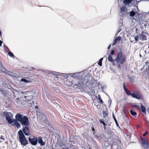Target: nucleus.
Wrapping results in <instances>:
<instances>
[{"label": "nucleus", "instance_id": "nucleus-29", "mask_svg": "<svg viewBox=\"0 0 149 149\" xmlns=\"http://www.w3.org/2000/svg\"><path fill=\"white\" fill-rule=\"evenodd\" d=\"M125 92L127 95H131L132 93H131L128 90L127 91H126Z\"/></svg>", "mask_w": 149, "mask_h": 149}, {"label": "nucleus", "instance_id": "nucleus-11", "mask_svg": "<svg viewBox=\"0 0 149 149\" xmlns=\"http://www.w3.org/2000/svg\"><path fill=\"white\" fill-rule=\"evenodd\" d=\"M108 60L113 65H115V62L114 60L113 59L112 55H109Z\"/></svg>", "mask_w": 149, "mask_h": 149}, {"label": "nucleus", "instance_id": "nucleus-22", "mask_svg": "<svg viewBox=\"0 0 149 149\" xmlns=\"http://www.w3.org/2000/svg\"><path fill=\"white\" fill-rule=\"evenodd\" d=\"M26 102H28L29 103H30V104H33V102L32 100H31V99L29 100L28 99H26Z\"/></svg>", "mask_w": 149, "mask_h": 149}, {"label": "nucleus", "instance_id": "nucleus-15", "mask_svg": "<svg viewBox=\"0 0 149 149\" xmlns=\"http://www.w3.org/2000/svg\"><path fill=\"white\" fill-rule=\"evenodd\" d=\"M18 120L16 119H12L11 120V122L9 123V124H11L12 126L15 125V122L16 121H17Z\"/></svg>", "mask_w": 149, "mask_h": 149}, {"label": "nucleus", "instance_id": "nucleus-17", "mask_svg": "<svg viewBox=\"0 0 149 149\" xmlns=\"http://www.w3.org/2000/svg\"><path fill=\"white\" fill-rule=\"evenodd\" d=\"M132 0H124V3L126 5H128L131 3Z\"/></svg>", "mask_w": 149, "mask_h": 149}, {"label": "nucleus", "instance_id": "nucleus-25", "mask_svg": "<svg viewBox=\"0 0 149 149\" xmlns=\"http://www.w3.org/2000/svg\"><path fill=\"white\" fill-rule=\"evenodd\" d=\"M15 125L17 127V128H19L20 127V124L18 123V121H16V122H15Z\"/></svg>", "mask_w": 149, "mask_h": 149}, {"label": "nucleus", "instance_id": "nucleus-8", "mask_svg": "<svg viewBox=\"0 0 149 149\" xmlns=\"http://www.w3.org/2000/svg\"><path fill=\"white\" fill-rule=\"evenodd\" d=\"M22 130L26 135L29 136L30 135L29 129L27 126L24 127L22 129Z\"/></svg>", "mask_w": 149, "mask_h": 149}, {"label": "nucleus", "instance_id": "nucleus-38", "mask_svg": "<svg viewBox=\"0 0 149 149\" xmlns=\"http://www.w3.org/2000/svg\"><path fill=\"white\" fill-rule=\"evenodd\" d=\"M113 118H114V120L117 123V120L115 116H114V115L113 114Z\"/></svg>", "mask_w": 149, "mask_h": 149}, {"label": "nucleus", "instance_id": "nucleus-13", "mask_svg": "<svg viewBox=\"0 0 149 149\" xmlns=\"http://www.w3.org/2000/svg\"><path fill=\"white\" fill-rule=\"evenodd\" d=\"M140 104L141 111L143 113H145L146 111L145 107L142 104L140 103Z\"/></svg>", "mask_w": 149, "mask_h": 149}, {"label": "nucleus", "instance_id": "nucleus-5", "mask_svg": "<svg viewBox=\"0 0 149 149\" xmlns=\"http://www.w3.org/2000/svg\"><path fill=\"white\" fill-rule=\"evenodd\" d=\"M141 143L142 146L145 149L148 148L149 147V144L146 139L144 137H141Z\"/></svg>", "mask_w": 149, "mask_h": 149}, {"label": "nucleus", "instance_id": "nucleus-16", "mask_svg": "<svg viewBox=\"0 0 149 149\" xmlns=\"http://www.w3.org/2000/svg\"><path fill=\"white\" fill-rule=\"evenodd\" d=\"M6 119L9 123L11 122V120H12V118L9 115H7L6 116Z\"/></svg>", "mask_w": 149, "mask_h": 149}, {"label": "nucleus", "instance_id": "nucleus-34", "mask_svg": "<svg viewBox=\"0 0 149 149\" xmlns=\"http://www.w3.org/2000/svg\"><path fill=\"white\" fill-rule=\"evenodd\" d=\"M139 38V36H137L134 37V39L136 41H137Z\"/></svg>", "mask_w": 149, "mask_h": 149}, {"label": "nucleus", "instance_id": "nucleus-39", "mask_svg": "<svg viewBox=\"0 0 149 149\" xmlns=\"http://www.w3.org/2000/svg\"><path fill=\"white\" fill-rule=\"evenodd\" d=\"M130 80L132 82H134V79H132V78H130Z\"/></svg>", "mask_w": 149, "mask_h": 149}, {"label": "nucleus", "instance_id": "nucleus-37", "mask_svg": "<svg viewBox=\"0 0 149 149\" xmlns=\"http://www.w3.org/2000/svg\"><path fill=\"white\" fill-rule=\"evenodd\" d=\"M148 134V131H146L144 134H143V136H145L146 135Z\"/></svg>", "mask_w": 149, "mask_h": 149}, {"label": "nucleus", "instance_id": "nucleus-35", "mask_svg": "<svg viewBox=\"0 0 149 149\" xmlns=\"http://www.w3.org/2000/svg\"><path fill=\"white\" fill-rule=\"evenodd\" d=\"M116 39L117 40L119 41L121 40V38L120 36H119L118 37H116Z\"/></svg>", "mask_w": 149, "mask_h": 149}, {"label": "nucleus", "instance_id": "nucleus-42", "mask_svg": "<svg viewBox=\"0 0 149 149\" xmlns=\"http://www.w3.org/2000/svg\"><path fill=\"white\" fill-rule=\"evenodd\" d=\"M92 130L93 131H95V130L93 127H92Z\"/></svg>", "mask_w": 149, "mask_h": 149}, {"label": "nucleus", "instance_id": "nucleus-41", "mask_svg": "<svg viewBox=\"0 0 149 149\" xmlns=\"http://www.w3.org/2000/svg\"><path fill=\"white\" fill-rule=\"evenodd\" d=\"M2 43V41L1 40H0V46H1Z\"/></svg>", "mask_w": 149, "mask_h": 149}, {"label": "nucleus", "instance_id": "nucleus-43", "mask_svg": "<svg viewBox=\"0 0 149 149\" xmlns=\"http://www.w3.org/2000/svg\"><path fill=\"white\" fill-rule=\"evenodd\" d=\"M111 46V44L110 45H109V46H108V49L109 50L110 48V47Z\"/></svg>", "mask_w": 149, "mask_h": 149}, {"label": "nucleus", "instance_id": "nucleus-26", "mask_svg": "<svg viewBox=\"0 0 149 149\" xmlns=\"http://www.w3.org/2000/svg\"><path fill=\"white\" fill-rule=\"evenodd\" d=\"M5 140V139L3 137V136L1 135L0 138V143L3 142Z\"/></svg>", "mask_w": 149, "mask_h": 149}, {"label": "nucleus", "instance_id": "nucleus-19", "mask_svg": "<svg viewBox=\"0 0 149 149\" xmlns=\"http://www.w3.org/2000/svg\"><path fill=\"white\" fill-rule=\"evenodd\" d=\"M98 98L99 100V102L101 104H102L103 103V102L102 100L100 95H98Z\"/></svg>", "mask_w": 149, "mask_h": 149}, {"label": "nucleus", "instance_id": "nucleus-53", "mask_svg": "<svg viewBox=\"0 0 149 149\" xmlns=\"http://www.w3.org/2000/svg\"><path fill=\"white\" fill-rule=\"evenodd\" d=\"M25 98H26V96H25Z\"/></svg>", "mask_w": 149, "mask_h": 149}, {"label": "nucleus", "instance_id": "nucleus-48", "mask_svg": "<svg viewBox=\"0 0 149 149\" xmlns=\"http://www.w3.org/2000/svg\"><path fill=\"white\" fill-rule=\"evenodd\" d=\"M120 30H119L118 31V33H119V32H120Z\"/></svg>", "mask_w": 149, "mask_h": 149}, {"label": "nucleus", "instance_id": "nucleus-23", "mask_svg": "<svg viewBox=\"0 0 149 149\" xmlns=\"http://www.w3.org/2000/svg\"><path fill=\"white\" fill-rule=\"evenodd\" d=\"M132 107L134 108H136L137 109L140 110V108L137 105L135 104L133 105H132Z\"/></svg>", "mask_w": 149, "mask_h": 149}, {"label": "nucleus", "instance_id": "nucleus-40", "mask_svg": "<svg viewBox=\"0 0 149 149\" xmlns=\"http://www.w3.org/2000/svg\"><path fill=\"white\" fill-rule=\"evenodd\" d=\"M0 92L1 93H3V90L1 88H0Z\"/></svg>", "mask_w": 149, "mask_h": 149}, {"label": "nucleus", "instance_id": "nucleus-49", "mask_svg": "<svg viewBox=\"0 0 149 149\" xmlns=\"http://www.w3.org/2000/svg\"><path fill=\"white\" fill-rule=\"evenodd\" d=\"M37 107H38V106H36V108H37Z\"/></svg>", "mask_w": 149, "mask_h": 149}, {"label": "nucleus", "instance_id": "nucleus-51", "mask_svg": "<svg viewBox=\"0 0 149 149\" xmlns=\"http://www.w3.org/2000/svg\"><path fill=\"white\" fill-rule=\"evenodd\" d=\"M105 121V122H106V123H107V122H108V121Z\"/></svg>", "mask_w": 149, "mask_h": 149}, {"label": "nucleus", "instance_id": "nucleus-32", "mask_svg": "<svg viewBox=\"0 0 149 149\" xmlns=\"http://www.w3.org/2000/svg\"><path fill=\"white\" fill-rule=\"evenodd\" d=\"M117 41V40L116 38H115L113 42V43L112 45H115L116 44Z\"/></svg>", "mask_w": 149, "mask_h": 149}, {"label": "nucleus", "instance_id": "nucleus-50", "mask_svg": "<svg viewBox=\"0 0 149 149\" xmlns=\"http://www.w3.org/2000/svg\"><path fill=\"white\" fill-rule=\"evenodd\" d=\"M18 99H19V98H16V99H17V100H18Z\"/></svg>", "mask_w": 149, "mask_h": 149}, {"label": "nucleus", "instance_id": "nucleus-21", "mask_svg": "<svg viewBox=\"0 0 149 149\" xmlns=\"http://www.w3.org/2000/svg\"><path fill=\"white\" fill-rule=\"evenodd\" d=\"M136 13L134 11H132L130 12V16L132 17L134 16Z\"/></svg>", "mask_w": 149, "mask_h": 149}, {"label": "nucleus", "instance_id": "nucleus-52", "mask_svg": "<svg viewBox=\"0 0 149 149\" xmlns=\"http://www.w3.org/2000/svg\"><path fill=\"white\" fill-rule=\"evenodd\" d=\"M66 147V146H63V147Z\"/></svg>", "mask_w": 149, "mask_h": 149}, {"label": "nucleus", "instance_id": "nucleus-28", "mask_svg": "<svg viewBox=\"0 0 149 149\" xmlns=\"http://www.w3.org/2000/svg\"><path fill=\"white\" fill-rule=\"evenodd\" d=\"M8 55L11 57H13L14 56V55L12 53L10 52H9L8 53Z\"/></svg>", "mask_w": 149, "mask_h": 149}, {"label": "nucleus", "instance_id": "nucleus-27", "mask_svg": "<svg viewBox=\"0 0 149 149\" xmlns=\"http://www.w3.org/2000/svg\"><path fill=\"white\" fill-rule=\"evenodd\" d=\"M21 81H23L24 82H25L26 83H28L30 82V81H29V80H28L25 79H21Z\"/></svg>", "mask_w": 149, "mask_h": 149}, {"label": "nucleus", "instance_id": "nucleus-20", "mask_svg": "<svg viewBox=\"0 0 149 149\" xmlns=\"http://www.w3.org/2000/svg\"><path fill=\"white\" fill-rule=\"evenodd\" d=\"M103 58H101L98 61V64L100 66H101L102 65V61L103 60Z\"/></svg>", "mask_w": 149, "mask_h": 149}, {"label": "nucleus", "instance_id": "nucleus-30", "mask_svg": "<svg viewBox=\"0 0 149 149\" xmlns=\"http://www.w3.org/2000/svg\"><path fill=\"white\" fill-rule=\"evenodd\" d=\"M59 145H60L61 147L63 148H65V147H63V146H65V145L64 144V143H63L62 142L60 143H59Z\"/></svg>", "mask_w": 149, "mask_h": 149}, {"label": "nucleus", "instance_id": "nucleus-45", "mask_svg": "<svg viewBox=\"0 0 149 149\" xmlns=\"http://www.w3.org/2000/svg\"><path fill=\"white\" fill-rule=\"evenodd\" d=\"M104 129L105 130H106V126H104Z\"/></svg>", "mask_w": 149, "mask_h": 149}, {"label": "nucleus", "instance_id": "nucleus-1", "mask_svg": "<svg viewBox=\"0 0 149 149\" xmlns=\"http://www.w3.org/2000/svg\"><path fill=\"white\" fill-rule=\"evenodd\" d=\"M15 118L22 125L27 126L29 125V119L26 116H22L19 113L17 114L15 116Z\"/></svg>", "mask_w": 149, "mask_h": 149}, {"label": "nucleus", "instance_id": "nucleus-12", "mask_svg": "<svg viewBox=\"0 0 149 149\" xmlns=\"http://www.w3.org/2000/svg\"><path fill=\"white\" fill-rule=\"evenodd\" d=\"M120 10L121 13L124 12L125 11L127 12V9L125 6H122L120 8Z\"/></svg>", "mask_w": 149, "mask_h": 149}, {"label": "nucleus", "instance_id": "nucleus-24", "mask_svg": "<svg viewBox=\"0 0 149 149\" xmlns=\"http://www.w3.org/2000/svg\"><path fill=\"white\" fill-rule=\"evenodd\" d=\"M99 121L100 123H102L103 124L104 126H106V123H104V119H100Z\"/></svg>", "mask_w": 149, "mask_h": 149}, {"label": "nucleus", "instance_id": "nucleus-36", "mask_svg": "<svg viewBox=\"0 0 149 149\" xmlns=\"http://www.w3.org/2000/svg\"><path fill=\"white\" fill-rule=\"evenodd\" d=\"M114 50H112L111 51L110 55H113V54H114Z\"/></svg>", "mask_w": 149, "mask_h": 149}, {"label": "nucleus", "instance_id": "nucleus-33", "mask_svg": "<svg viewBox=\"0 0 149 149\" xmlns=\"http://www.w3.org/2000/svg\"><path fill=\"white\" fill-rule=\"evenodd\" d=\"M91 91V93H90L91 95H93V94L95 93V91L94 90L92 89Z\"/></svg>", "mask_w": 149, "mask_h": 149}, {"label": "nucleus", "instance_id": "nucleus-47", "mask_svg": "<svg viewBox=\"0 0 149 149\" xmlns=\"http://www.w3.org/2000/svg\"><path fill=\"white\" fill-rule=\"evenodd\" d=\"M147 110H149L148 111H149V107L147 109Z\"/></svg>", "mask_w": 149, "mask_h": 149}, {"label": "nucleus", "instance_id": "nucleus-31", "mask_svg": "<svg viewBox=\"0 0 149 149\" xmlns=\"http://www.w3.org/2000/svg\"><path fill=\"white\" fill-rule=\"evenodd\" d=\"M123 87L125 91H127V90H128L126 87L125 83L124 82L123 83Z\"/></svg>", "mask_w": 149, "mask_h": 149}, {"label": "nucleus", "instance_id": "nucleus-46", "mask_svg": "<svg viewBox=\"0 0 149 149\" xmlns=\"http://www.w3.org/2000/svg\"><path fill=\"white\" fill-rule=\"evenodd\" d=\"M120 67H121V66L120 64L118 65V68H120Z\"/></svg>", "mask_w": 149, "mask_h": 149}, {"label": "nucleus", "instance_id": "nucleus-14", "mask_svg": "<svg viewBox=\"0 0 149 149\" xmlns=\"http://www.w3.org/2000/svg\"><path fill=\"white\" fill-rule=\"evenodd\" d=\"M102 114L103 115V117L104 118L106 116H107L108 115V110H106L105 111H102Z\"/></svg>", "mask_w": 149, "mask_h": 149}, {"label": "nucleus", "instance_id": "nucleus-10", "mask_svg": "<svg viewBox=\"0 0 149 149\" xmlns=\"http://www.w3.org/2000/svg\"><path fill=\"white\" fill-rule=\"evenodd\" d=\"M145 33L143 31L140 35V37L142 40H147L146 36L144 34Z\"/></svg>", "mask_w": 149, "mask_h": 149}, {"label": "nucleus", "instance_id": "nucleus-6", "mask_svg": "<svg viewBox=\"0 0 149 149\" xmlns=\"http://www.w3.org/2000/svg\"><path fill=\"white\" fill-rule=\"evenodd\" d=\"M29 141L33 145H36L38 143L37 138L35 136H33L32 137H29Z\"/></svg>", "mask_w": 149, "mask_h": 149}, {"label": "nucleus", "instance_id": "nucleus-44", "mask_svg": "<svg viewBox=\"0 0 149 149\" xmlns=\"http://www.w3.org/2000/svg\"><path fill=\"white\" fill-rule=\"evenodd\" d=\"M3 69H2V70H1V69H1V70H2V71H3V70H5V68H3Z\"/></svg>", "mask_w": 149, "mask_h": 149}, {"label": "nucleus", "instance_id": "nucleus-3", "mask_svg": "<svg viewBox=\"0 0 149 149\" xmlns=\"http://www.w3.org/2000/svg\"><path fill=\"white\" fill-rule=\"evenodd\" d=\"M19 136V141L22 145L25 146L28 143V141L23 134L22 131L20 130L18 132Z\"/></svg>", "mask_w": 149, "mask_h": 149}, {"label": "nucleus", "instance_id": "nucleus-2", "mask_svg": "<svg viewBox=\"0 0 149 149\" xmlns=\"http://www.w3.org/2000/svg\"><path fill=\"white\" fill-rule=\"evenodd\" d=\"M85 78L82 77L80 79H77L78 81H77L78 83L77 84H75L73 87L75 88L80 89L81 88H82L84 85L85 83H86L88 82V79L87 80L85 79Z\"/></svg>", "mask_w": 149, "mask_h": 149}, {"label": "nucleus", "instance_id": "nucleus-18", "mask_svg": "<svg viewBox=\"0 0 149 149\" xmlns=\"http://www.w3.org/2000/svg\"><path fill=\"white\" fill-rule=\"evenodd\" d=\"M131 114L135 117H136V116L137 115V113L136 112L134 111L133 110L131 109L130 111Z\"/></svg>", "mask_w": 149, "mask_h": 149}, {"label": "nucleus", "instance_id": "nucleus-9", "mask_svg": "<svg viewBox=\"0 0 149 149\" xmlns=\"http://www.w3.org/2000/svg\"><path fill=\"white\" fill-rule=\"evenodd\" d=\"M37 141L38 143L40 144V145L41 146H43L45 144V143L43 141L42 137L40 136H39L37 138Z\"/></svg>", "mask_w": 149, "mask_h": 149}, {"label": "nucleus", "instance_id": "nucleus-7", "mask_svg": "<svg viewBox=\"0 0 149 149\" xmlns=\"http://www.w3.org/2000/svg\"><path fill=\"white\" fill-rule=\"evenodd\" d=\"M131 96L134 98L137 99H140L142 98V96L141 94L139 92H137L136 93H132Z\"/></svg>", "mask_w": 149, "mask_h": 149}, {"label": "nucleus", "instance_id": "nucleus-4", "mask_svg": "<svg viewBox=\"0 0 149 149\" xmlns=\"http://www.w3.org/2000/svg\"><path fill=\"white\" fill-rule=\"evenodd\" d=\"M127 58L126 56L123 54L122 52H119L117 56L115 59V61L117 62H119L121 64H123L126 61Z\"/></svg>", "mask_w": 149, "mask_h": 149}]
</instances>
